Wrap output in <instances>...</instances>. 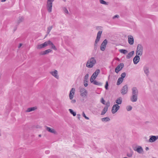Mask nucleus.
I'll return each instance as SVG.
<instances>
[{
  "mask_svg": "<svg viewBox=\"0 0 158 158\" xmlns=\"http://www.w3.org/2000/svg\"><path fill=\"white\" fill-rule=\"evenodd\" d=\"M96 63V60L94 57H92L89 59L86 64L87 67L89 68H92Z\"/></svg>",
  "mask_w": 158,
  "mask_h": 158,
  "instance_id": "obj_1",
  "label": "nucleus"
},
{
  "mask_svg": "<svg viewBox=\"0 0 158 158\" xmlns=\"http://www.w3.org/2000/svg\"><path fill=\"white\" fill-rule=\"evenodd\" d=\"M143 47L141 44H138L137 45L136 53V55L141 56L143 54Z\"/></svg>",
  "mask_w": 158,
  "mask_h": 158,
  "instance_id": "obj_2",
  "label": "nucleus"
},
{
  "mask_svg": "<svg viewBox=\"0 0 158 158\" xmlns=\"http://www.w3.org/2000/svg\"><path fill=\"white\" fill-rule=\"evenodd\" d=\"M102 32V31H99L97 34L96 39L95 40L94 43L95 48L97 46V44L100 40Z\"/></svg>",
  "mask_w": 158,
  "mask_h": 158,
  "instance_id": "obj_3",
  "label": "nucleus"
},
{
  "mask_svg": "<svg viewBox=\"0 0 158 158\" xmlns=\"http://www.w3.org/2000/svg\"><path fill=\"white\" fill-rule=\"evenodd\" d=\"M120 106L116 104L114 105L112 109V112L113 114L115 113L119 109Z\"/></svg>",
  "mask_w": 158,
  "mask_h": 158,
  "instance_id": "obj_4",
  "label": "nucleus"
},
{
  "mask_svg": "<svg viewBox=\"0 0 158 158\" xmlns=\"http://www.w3.org/2000/svg\"><path fill=\"white\" fill-rule=\"evenodd\" d=\"M128 86L127 85H125L123 86L121 90V94L123 95H124L126 94L128 92Z\"/></svg>",
  "mask_w": 158,
  "mask_h": 158,
  "instance_id": "obj_5",
  "label": "nucleus"
},
{
  "mask_svg": "<svg viewBox=\"0 0 158 158\" xmlns=\"http://www.w3.org/2000/svg\"><path fill=\"white\" fill-rule=\"evenodd\" d=\"M107 43V41L106 39L105 40L103 41L100 47V49L102 51L105 50Z\"/></svg>",
  "mask_w": 158,
  "mask_h": 158,
  "instance_id": "obj_6",
  "label": "nucleus"
},
{
  "mask_svg": "<svg viewBox=\"0 0 158 158\" xmlns=\"http://www.w3.org/2000/svg\"><path fill=\"white\" fill-rule=\"evenodd\" d=\"M124 66V64L123 63H121L119 64L115 68V71L118 73L119 71H120L123 68Z\"/></svg>",
  "mask_w": 158,
  "mask_h": 158,
  "instance_id": "obj_7",
  "label": "nucleus"
},
{
  "mask_svg": "<svg viewBox=\"0 0 158 158\" xmlns=\"http://www.w3.org/2000/svg\"><path fill=\"white\" fill-rule=\"evenodd\" d=\"M48 45V41L45 42L43 44L38 45L37 46V48L38 49H40L44 48Z\"/></svg>",
  "mask_w": 158,
  "mask_h": 158,
  "instance_id": "obj_8",
  "label": "nucleus"
},
{
  "mask_svg": "<svg viewBox=\"0 0 158 158\" xmlns=\"http://www.w3.org/2000/svg\"><path fill=\"white\" fill-rule=\"evenodd\" d=\"M143 70L144 73L148 76L149 74V67L148 65H145L143 68Z\"/></svg>",
  "mask_w": 158,
  "mask_h": 158,
  "instance_id": "obj_9",
  "label": "nucleus"
},
{
  "mask_svg": "<svg viewBox=\"0 0 158 158\" xmlns=\"http://www.w3.org/2000/svg\"><path fill=\"white\" fill-rule=\"evenodd\" d=\"M52 3L51 2L49 3L48 2H47V9L49 13L51 12L52 11Z\"/></svg>",
  "mask_w": 158,
  "mask_h": 158,
  "instance_id": "obj_10",
  "label": "nucleus"
},
{
  "mask_svg": "<svg viewBox=\"0 0 158 158\" xmlns=\"http://www.w3.org/2000/svg\"><path fill=\"white\" fill-rule=\"evenodd\" d=\"M75 89L74 88H72L69 93V98L70 100H72L73 98V96L75 93Z\"/></svg>",
  "mask_w": 158,
  "mask_h": 158,
  "instance_id": "obj_11",
  "label": "nucleus"
},
{
  "mask_svg": "<svg viewBox=\"0 0 158 158\" xmlns=\"http://www.w3.org/2000/svg\"><path fill=\"white\" fill-rule=\"evenodd\" d=\"M128 43L130 45H133L134 42V39L133 37L131 35L128 36Z\"/></svg>",
  "mask_w": 158,
  "mask_h": 158,
  "instance_id": "obj_12",
  "label": "nucleus"
},
{
  "mask_svg": "<svg viewBox=\"0 0 158 158\" xmlns=\"http://www.w3.org/2000/svg\"><path fill=\"white\" fill-rule=\"evenodd\" d=\"M139 56V55H136V56L134 58L133 61L134 64H136L139 62L140 60Z\"/></svg>",
  "mask_w": 158,
  "mask_h": 158,
  "instance_id": "obj_13",
  "label": "nucleus"
},
{
  "mask_svg": "<svg viewBox=\"0 0 158 158\" xmlns=\"http://www.w3.org/2000/svg\"><path fill=\"white\" fill-rule=\"evenodd\" d=\"M150 138L149 140V141L150 142H153L158 139V136H155L151 135L150 136Z\"/></svg>",
  "mask_w": 158,
  "mask_h": 158,
  "instance_id": "obj_14",
  "label": "nucleus"
},
{
  "mask_svg": "<svg viewBox=\"0 0 158 158\" xmlns=\"http://www.w3.org/2000/svg\"><path fill=\"white\" fill-rule=\"evenodd\" d=\"M80 92L81 93V95L82 97H85L86 96L87 94V91L84 88L81 89L80 90Z\"/></svg>",
  "mask_w": 158,
  "mask_h": 158,
  "instance_id": "obj_15",
  "label": "nucleus"
},
{
  "mask_svg": "<svg viewBox=\"0 0 158 158\" xmlns=\"http://www.w3.org/2000/svg\"><path fill=\"white\" fill-rule=\"evenodd\" d=\"M132 95H138V91L137 88L134 87L132 88Z\"/></svg>",
  "mask_w": 158,
  "mask_h": 158,
  "instance_id": "obj_16",
  "label": "nucleus"
},
{
  "mask_svg": "<svg viewBox=\"0 0 158 158\" xmlns=\"http://www.w3.org/2000/svg\"><path fill=\"white\" fill-rule=\"evenodd\" d=\"M137 98L138 95H132L130 100L132 102H135L137 101Z\"/></svg>",
  "mask_w": 158,
  "mask_h": 158,
  "instance_id": "obj_17",
  "label": "nucleus"
},
{
  "mask_svg": "<svg viewBox=\"0 0 158 158\" xmlns=\"http://www.w3.org/2000/svg\"><path fill=\"white\" fill-rule=\"evenodd\" d=\"M50 73L56 78L58 79L59 76L58 75L57 71L56 70H55L54 71L51 72Z\"/></svg>",
  "mask_w": 158,
  "mask_h": 158,
  "instance_id": "obj_18",
  "label": "nucleus"
},
{
  "mask_svg": "<svg viewBox=\"0 0 158 158\" xmlns=\"http://www.w3.org/2000/svg\"><path fill=\"white\" fill-rule=\"evenodd\" d=\"M134 150L136 151L139 153H142L143 151L142 147L140 146H139L136 149H134Z\"/></svg>",
  "mask_w": 158,
  "mask_h": 158,
  "instance_id": "obj_19",
  "label": "nucleus"
},
{
  "mask_svg": "<svg viewBox=\"0 0 158 158\" xmlns=\"http://www.w3.org/2000/svg\"><path fill=\"white\" fill-rule=\"evenodd\" d=\"M134 51H132L131 52H130L126 56V58L127 59H130L134 55Z\"/></svg>",
  "mask_w": 158,
  "mask_h": 158,
  "instance_id": "obj_20",
  "label": "nucleus"
},
{
  "mask_svg": "<svg viewBox=\"0 0 158 158\" xmlns=\"http://www.w3.org/2000/svg\"><path fill=\"white\" fill-rule=\"evenodd\" d=\"M48 45H51L52 47L51 48L53 49L54 50H56V48L55 45L53 44V43L51 42L50 40L48 41Z\"/></svg>",
  "mask_w": 158,
  "mask_h": 158,
  "instance_id": "obj_21",
  "label": "nucleus"
},
{
  "mask_svg": "<svg viewBox=\"0 0 158 158\" xmlns=\"http://www.w3.org/2000/svg\"><path fill=\"white\" fill-rule=\"evenodd\" d=\"M37 109L36 107H33L28 108L26 110L27 112H30L34 110Z\"/></svg>",
  "mask_w": 158,
  "mask_h": 158,
  "instance_id": "obj_22",
  "label": "nucleus"
},
{
  "mask_svg": "<svg viewBox=\"0 0 158 158\" xmlns=\"http://www.w3.org/2000/svg\"><path fill=\"white\" fill-rule=\"evenodd\" d=\"M116 103L117 104H120L122 103V99L120 97L117 98L116 101Z\"/></svg>",
  "mask_w": 158,
  "mask_h": 158,
  "instance_id": "obj_23",
  "label": "nucleus"
},
{
  "mask_svg": "<svg viewBox=\"0 0 158 158\" xmlns=\"http://www.w3.org/2000/svg\"><path fill=\"white\" fill-rule=\"evenodd\" d=\"M123 79H122V78H119L117 80V85H119L123 81Z\"/></svg>",
  "mask_w": 158,
  "mask_h": 158,
  "instance_id": "obj_24",
  "label": "nucleus"
},
{
  "mask_svg": "<svg viewBox=\"0 0 158 158\" xmlns=\"http://www.w3.org/2000/svg\"><path fill=\"white\" fill-rule=\"evenodd\" d=\"M46 127V129L49 132L53 133H55L56 131H55L54 129H52L51 128L48 127Z\"/></svg>",
  "mask_w": 158,
  "mask_h": 158,
  "instance_id": "obj_25",
  "label": "nucleus"
},
{
  "mask_svg": "<svg viewBox=\"0 0 158 158\" xmlns=\"http://www.w3.org/2000/svg\"><path fill=\"white\" fill-rule=\"evenodd\" d=\"M102 121L104 122H106L110 121V119L108 117L102 118L101 119Z\"/></svg>",
  "mask_w": 158,
  "mask_h": 158,
  "instance_id": "obj_26",
  "label": "nucleus"
},
{
  "mask_svg": "<svg viewBox=\"0 0 158 158\" xmlns=\"http://www.w3.org/2000/svg\"><path fill=\"white\" fill-rule=\"evenodd\" d=\"M92 83L95 85H98L101 86L102 85V83L101 82H98L96 80H94Z\"/></svg>",
  "mask_w": 158,
  "mask_h": 158,
  "instance_id": "obj_27",
  "label": "nucleus"
},
{
  "mask_svg": "<svg viewBox=\"0 0 158 158\" xmlns=\"http://www.w3.org/2000/svg\"><path fill=\"white\" fill-rule=\"evenodd\" d=\"M100 72V70L99 69H97L96 70L95 72L93 73V75H94V76L97 77L98 74Z\"/></svg>",
  "mask_w": 158,
  "mask_h": 158,
  "instance_id": "obj_28",
  "label": "nucleus"
},
{
  "mask_svg": "<svg viewBox=\"0 0 158 158\" xmlns=\"http://www.w3.org/2000/svg\"><path fill=\"white\" fill-rule=\"evenodd\" d=\"M108 109H107V107H105L104 108V109H103L102 111V112L101 113V115H103L107 111Z\"/></svg>",
  "mask_w": 158,
  "mask_h": 158,
  "instance_id": "obj_29",
  "label": "nucleus"
},
{
  "mask_svg": "<svg viewBox=\"0 0 158 158\" xmlns=\"http://www.w3.org/2000/svg\"><path fill=\"white\" fill-rule=\"evenodd\" d=\"M119 51L120 53L123 54H126L128 52L127 50L123 49H120L119 50Z\"/></svg>",
  "mask_w": 158,
  "mask_h": 158,
  "instance_id": "obj_30",
  "label": "nucleus"
},
{
  "mask_svg": "<svg viewBox=\"0 0 158 158\" xmlns=\"http://www.w3.org/2000/svg\"><path fill=\"white\" fill-rule=\"evenodd\" d=\"M96 77L95 76H94V75H92L90 78V81L91 83H92L93 81L96 78Z\"/></svg>",
  "mask_w": 158,
  "mask_h": 158,
  "instance_id": "obj_31",
  "label": "nucleus"
},
{
  "mask_svg": "<svg viewBox=\"0 0 158 158\" xmlns=\"http://www.w3.org/2000/svg\"><path fill=\"white\" fill-rule=\"evenodd\" d=\"M69 110L70 113L71 114H73V116H75L76 115V112H74L72 110L70 109H69Z\"/></svg>",
  "mask_w": 158,
  "mask_h": 158,
  "instance_id": "obj_32",
  "label": "nucleus"
},
{
  "mask_svg": "<svg viewBox=\"0 0 158 158\" xmlns=\"http://www.w3.org/2000/svg\"><path fill=\"white\" fill-rule=\"evenodd\" d=\"M100 3L102 4H104L105 5H108V2H106V1H104L103 0H100Z\"/></svg>",
  "mask_w": 158,
  "mask_h": 158,
  "instance_id": "obj_33",
  "label": "nucleus"
},
{
  "mask_svg": "<svg viewBox=\"0 0 158 158\" xmlns=\"http://www.w3.org/2000/svg\"><path fill=\"white\" fill-rule=\"evenodd\" d=\"M52 28V26H49L48 27L47 31V33L48 34H49Z\"/></svg>",
  "mask_w": 158,
  "mask_h": 158,
  "instance_id": "obj_34",
  "label": "nucleus"
},
{
  "mask_svg": "<svg viewBox=\"0 0 158 158\" xmlns=\"http://www.w3.org/2000/svg\"><path fill=\"white\" fill-rule=\"evenodd\" d=\"M126 73L125 72L122 73L121 75V77L120 78H122V79H124V78L126 76Z\"/></svg>",
  "mask_w": 158,
  "mask_h": 158,
  "instance_id": "obj_35",
  "label": "nucleus"
},
{
  "mask_svg": "<svg viewBox=\"0 0 158 158\" xmlns=\"http://www.w3.org/2000/svg\"><path fill=\"white\" fill-rule=\"evenodd\" d=\"M23 20V18L21 17H19V20L18 21V23H19L21 22H22Z\"/></svg>",
  "mask_w": 158,
  "mask_h": 158,
  "instance_id": "obj_36",
  "label": "nucleus"
},
{
  "mask_svg": "<svg viewBox=\"0 0 158 158\" xmlns=\"http://www.w3.org/2000/svg\"><path fill=\"white\" fill-rule=\"evenodd\" d=\"M63 10V11L65 14H69L68 11L66 8H64Z\"/></svg>",
  "mask_w": 158,
  "mask_h": 158,
  "instance_id": "obj_37",
  "label": "nucleus"
},
{
  "mask_svg": "<svg viewBox=\"0 0 158 158\" xmlns=\"http://www.w3.org/2000/svg\"><path fill=\"white\" fill-rule=\"evenodd\" d=\"M127 110L128 111L131 110L132 109V107L130 106H128L127 107Z\"/></svg>",
  "mask_w": 158,
  "mask_h": 158,
  "instance_id": "obj_38",
  "label": "nucleus"
},
{
  "mask_svg": "<svg viewBox=\"0 0 158 158\" xmlns=\"http://www.w3.org/2000/svg\"><path fill=\"white\" fill-rule=\"evenodd\" d=\"M82 115L83 116V117H84L86 119L89 120V118L86 116L85 113H84V112H83L82 113Z\"/></svg>",
  "mask_w": 158,
  "mask_h": 158,
  "instance_id": "obj_39",
  "label": "nucleus"
},
{
  "mask_svg": "<svg viewBox=\"0 0 158 158\" xmlns=\"http://www.w3.org/2000/svg\"><path fill=\"white\" fill-rule=\"evenodd\" d=\"M45 51V53H46V54H48V53L51 52L52 50L50 49H48L47 50H46Z\"/></svg>",
  "mask_w": 158,
  "mask_h": 158,
  "instance_id": "obj_40",
  "label": "nucleus"
},
{
  "mask_svg": "<svg viewBox=\"0 0 158 158\" xmlns=\"http://www.w3.org/2000/svg\"><path fill=\"white\" fill-rule=\"evenodd\" d=\"M108 82L107 81L106 82V84L105 85V88L106 89H108Z\"/></svg>",
  "mask_w": 158,
  "mask_h": 158,
  "instance_id": "obj_41",
  "label": "nucleus"
},
{
  "mask_svg": "<svg viewBox=\"0 0 158 158\" xmlns=\"http://www.w3.org/2000/svg\"><path fill=\"white\" fill-rule=\"evenodd\" d=\"M39 54L40 55H43L46 54V53H45V51H44L40 52Z\"/></svg>",
  "mask_w": 158,
  "mask_h": 158,
  "instance_id": "obj_42",
  "label": "nucleus"
},
{
  "mask_svg": "<svg viewBox=\"0 0 158 158\" xmlns=\"http://www.w3.org/2000/svg\"><path fill=\"white\" fill-rule=\"evenodd\" d=\"M110 106V102H107L106 103V106L105 107H107V109H108V107Z\"/></svg>",
  "mask_w": 158,
  "mask_h": 158,
  "instance_id": "obj_43",
  "label": "nucleus"
},
{
  "mask_svg": "<svg viewBox=\"0 0 158 158\" xmlns=\"http://www.w3.org/2000/svg\"><path fill=\"white\" fill-rule=\"evenodd\" d=\"M88 77H89L88 74H86L85 75V77H84L85 80H87L88 79Z\"/></svg>",
  "mask_w": 158,
  "mask_h": 158,
  "instance_id": "obj_44",
  "label": "nucleus"
},
{
  "mask_svg": "<svg viewBox=\"0 0 158 158\" xmlns=\"http://www.w3.org/2000/svg\"><path fill=\"white\" fill-rule=\"evenodd\" d=\"M101 102L103 104H105V101L104 100L103 98H102L101 99Z\"/></svg>",
  "mask_w": 158,
  "mask_h": 158,
  "instance_id": "obj_45",
  "label": "nucleus"
},
{
  "mask_svg": "<svg viewBox=\"0 0 158 158\" xmlns=\"http://www.w3.org/2000/svg\"><path fill=\"white\" fill-rule=\"evenodd\" d=\"M119 16L118 15H114L113 17V19H115L116 18H119Z\"/></svg>",
  "mask_w": 158,
  "mask_h": 158,
  "instance_id": "obj_46",
  "label": "nucleus"
},
{
  "mask_svg": "<svg viewBox=\"0 0 158 158\" xmlns=\"http://www.w3.org/2000/svg\"><path fill=\"white\" fill-rule=\"evenodd\" d=\"M132 154L131 153H127V156L129 157H131L132 156Z\"/></svg>",
  "mask_w": 158,
  "mask_h": 158,
  "instance_id": "obj_47",
  "label": "nucleus"
},
{
  "mask_svg": "<svg viewBox=\"0 0 158 158\" xmlns=\"http://www.w3.org/2000/svg\"><path fill=\"white\" fill-rule=\"evenodd\" d=\"M54 1V0H47V2H48L49 3H52Z\"/></svg>",
  "mask_w": 158,
  "mask_h": 158,
  "instance_id": "obj_48",
  "label": "nucleus"
},
{
  "mask_svg": "<svg viewBox=\"0 0 158 158\" xmlns=\"http://www.w3.org/2000/svg\"><path fill=\"white\" fill-rule=\"evenodd\" d=\"M71 102L72 103H74L76 102V101L75 99L71 100Z\"/></svg>",
  "mask_w": 158,
  "mask_h": 158,
  "instance_id": "obj_49",
  "label": "nucleus"
},
{
  "mask_svg": "<svg viewBox=\"0 0 158 158\" xmlns=\"http://www.w3.org/2000/svg\"><path fill=\"white\" fill-rule=\"evenodd\" d=\"M45 153L46 154H48L50 153V151L49 150H47L45 151Z\"/></svg>",
  "mask_w": 158,
  "mask_h": 158,
  "instance_id": "obj_50",
  "label": "nucleus"
},
{
  "mask_svg": "<svg viewBox=\"0 0 158 158\" xmlns=\"http://www.w3.org/2000/svg\"><path fill=\"white\" fill-rule=\"evenodd\" d=\"M80 116H81V115L80 114H77V117L79 119H80Z\"/></svg>",
  "mask_w": 158,
  "mask_h": 158,
  "instance_id": "obj_51",
  "label": "nucleus"
},
{
  "mask_svg": "<svg viewBox=\"0 0 158 158\" xmlns=\"http://www.w3.org/2000/svg\"><path fill=\"white\" fill-rule=\"evenodd\" d=\"M84 86H85V87H86V86H87V85H88V84H87V83H84Z\"/></svg>",
  "mask_w": 158,
  "mask_h": 158,
  "instance_id": "obj_52",
  "label": "nucleus"
},
{
  "mask_svg": "<svg viewBox=\"0 0 158 158\" xmlns=\"http://www.w3.org/2000/svg\"><path fill=\"white\" fill-rule=\"evenodd\" d=\"M22 44H20L18 47L19 48H20L22 46Z\"/></svg>",
  "mask_w": 158,
  "mask_h": 158,
  "instance_id": "obj_53",
  "label": "nucleus"
},
{
  "mask_svg": "<svg viewBox=\"0 0 158 158\" xmlns=\"http://www.w3.org/2000/svg\"><path fill=\"white\" fill-rule=\"evenodd\" d=\"M1 1L2 2H5L6 1V0H1Z\"/></svg>",
  "mask_w": 158,
  "mask_h": 158,
  "instance_id": "obj_54",
  "label": "nucleus"
},
{
  "mask_svg": "<svg viewBox=\"0 0 158 158\" xmlns=\"http://www.w3.org/2000/svg\"><path fill=\"white\" fill-rule=\"evenodd\" d=\"M145 149H146V150L147 151V150H148L149 149V148H148V147H146V148Z\"/></svg>",
  "mask_w": 158,
  "mask_h": 158,
  "instance_id": "obj_55",
  "label": "nucleus"
},
{
  "mask_svg": "<svg viewBox=\"0 0 158 158\" xmlns=\"http://www.w3.org/2000/svg\"><path fill=\"white\" fill-rule=\"evenodd\" d=\"M39 137H41V135H39Z\"/></svg>",
  "mask_w": 158,
  "mask_h": 158,
  "instance_id": "obj_56",
  "label": "nucleus"
}]
</instances>
